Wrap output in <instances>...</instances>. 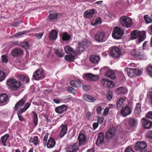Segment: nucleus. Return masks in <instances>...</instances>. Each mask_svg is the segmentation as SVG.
<instances>
[{
	"label": "nucleus",
	"instance_id": "nucleus-42",
	"mask_svg": "<svg viewBox=\"0 0 152 152\" xmlns=\"http://www.w3.org/2000/svg\"><path fill=\"white\" fill-rule=\"evenodd\" d=\"M74 54H69L65 56V60L68 61H73L75 59Z\"/></svg>",
	"mask_w": 152,
	"mask_h": 152
},
{
	"label": "nucleus",
	"instance_id": "nucleus-43",
	"mask_svg": "<svg viewBox=\"0 0 152 152\" xmlns=\"http://www.w3.org/2000/svg\"><path fill=\"white\" fill-rule=\"evenodd\" d=\"M146 71L147 74L150 76L152 77V66L148 65L147 66Z\"/></svg>",
	"mask_w": 152,
	"mask_h": 152
},
{
	"label": "nucleus",
	"instance_id": "nucleus-51",
	"mask_svg": "<svg viewBox=\"0 0 152 152\" xmlns=\"http://www.w3.org/2000/svg\"><path fill=\"white\" fill-rule=\"evenodd\" d=\"M30 30L28 31H24L22 32H19L18 33H16L13 35V36L14 37H17L20 35H23L26 33H28L30 32Z\"/></svg>",
	"mask_w": 152,
	"mask_h": 152
},
{
	"label": "nucleus",
	"instance_id": "nucleus-53",
	"mask_svg": "<svg viewBox=\"0 0 152 152\" xmlns=\"http://www.w3.org/2000/svg\"><path fill=\"white\" fill-rule=\"evenodd\" d=\"M21 46L25 49L29 48V45L27 42L24 41L21 43Z\"/></svg>",
	"mask_w": 152,
	"mask_h": 152
},
{
	"label": "nucleus",
	"instance_id": "nucleus-22",
	"mask_svg": "<svg viewBox=\"0 0 152 152\" xmlns=\"http://www.w3.org/2000/svg\"><path fill=\"white\" fill-rule=\"evenodd\" d=\"M78 148L77 143H76L66 148V151L67 152H76L78 150Z\"/></svg>",
	"mask_w": 152,
	"mask_h": 152
},
{
	"label": "nucleus",
	"instance_id": "nucleus-27",
	"mask_svg": "<svg viewBox=\"0 0 152 152\" xmlns=\"http://www.w3.org/2000/svg\"><path fill=\"white\" fill-rule=\"evenodd\" d=\"M57 32L55 30H52L50 34L49 38L50 40H55L57 37Z\"/></svg>",
	"mask_w": 152,
	"mask_h": 152
},
{
	"label": "nucleus",
	"instance_id": "nucleus-32",
	"mask_svg": "<svg viewBox=\"0 0 152 152\" xmlns=\"http://www.w3.org/2000/svg\"><path fill=\"white\" fill-rule=\"evenodd\" d=\"M18 79L23 82L24 83H28L29 82V79L28 76L23 75H20L18 76Z\"/></svg>",
	"mask_w": 152,
	"mask_h": 152
},
{
	"label": "nucleus",
	"instance_id": "nucleus-9",
	"mask_svg": "<svg viewBox=\"0 0 152 152\" xmlns=\"http://www.w3.org/2000/svg\"><path fill=\"white\" fill-rule=\"evenodd\" d=\"M90 42L89 40L85 39L80 43L78 47L77 48V51L79 53L82 52L89 45Z\"/></svg>",
	"mask_w": 152,
	"mask_h": 152
},
{
	"label": "nucleus",
	"instance_id": "nucleus-60",
	"mask_svg": "<svg viewBox=\"0 0 152 152\" xmlns=\"http://www.w3.org/2000/svg\"><path fill=\"white\" fill-rule=\"evenodd\" d=\"M104 120V118L102 117H100L98 118L97 121L98 123L99 124H102Z\"/></svg>",
	"mask_w": 152,
	"mask_h": 152
},
{
	"label": "nucleus",
	"instance_id": "nucleus-1",
	"mask_svg": "<svg viewBox=\"0 0 152 152\" xmlns=\"http://www.w3.org/2000/svg\"><path fill=\"white\" fill-rule=\"evenodd\" d=\"M7 86L12 90H17L21 86V83L13 78H11L7 82Z\"/></svg>",
	"mask_w": 152,
	"mask_h": 152
},
{
	"label": "nucleus",
	"instance_id": "nucleus-30",
	"mask_svg": "<svg viewBox=\"0 0 152 152\" xmlns=\"http://www.w3.org/2000/svg\"><path fill=\"white\" fill-rule=\"evenodd\" d=\"M105 75L111 79H114L115 77V72L111 69L108 70L105 74Z\"/></svg>",
	"mask_w": 152,
	"mask_h": 152
},
{
	"label": "nucleus",
	"instance_id": "nucleus-39",
	"mask_svg": "<svg viewBox=\"0 0 152 152\" xmlns=\"http://www.w3.org/2000/svg\"><path fill=\"white\" fill-rule=\"evenodd\" d=\"M9 137V134H6L1 137V142L4 146L6 145L7 141Z\"/></svg>",
	"mask_w": 152,
	"mask_h": 152
},
{
	"label": "nucleus",
	"instance_id": "nucleus-59",
	"mask_svg": "<svg viewBox=\"0 0 152 152\" xmlns=\"http://www.w3.org/2000/svg\"><path fill=\"white\" fill-rule=\"evenodd\" d=\"M146 135L147 137L152 139V130L148 131Z\"/></svg>",
	"mask_w": 152,
	"mask_h": 152
},
{
	"label": "nucleus",
	"instance_id": "nucleus-52",
	"mask_svg": "<svg viewBox=\"0 0 152 152\" xmlns=\"http://www.w3.org/2000/svg\"><path fill=\"white\" fill-rule=\"evenodd\" d=\"M67 90L68 92L74 94H75L76 93L75 90L74 88L71 87H69L67 88Z\"/></svg>",
	"mask_w": 152,
	"mask_h": 152
},
{
	"label": "nucleus",
	"instance_id": "nucleus-11",
	"mask_svg": "<svg viewBox=\"0 0 152 152\" xmlns=\"http://www.w3.org/2000/svg\"><path fill=\"white\" fill-rule=\"evenodd\" d=\"M143 127L146 129L151 128L152 127V122L145 118H143L141 120Z\"/></svg>",
	"mask_w": 152,
	"mask_h": 152
},
{
	"label": "nucleus",
	"instance_id": "nucleus-19",
	"mask_svg": "<svg viewBox=\"0 0 152 152\" xmlns=\"http://www.w3.org/2000/svg\"><path fill=\"white\" fill-rule=\"evenodd\" d=\"M94 11L95 10L94 9H90L86 10L84 13V17L89 19L92 18L94 15Z\"/></svg>",
	"mask_w": 152,
	"mask_h": 152
},
{
	"label": "nucleus",
	"instance_id": "nucleus-29",
	"mask_svg": "<svg viewBox=\"0 0 152 152\" xmlns=\"http://www.w3.org/2000/svg\"><path fill=\"white\" fill-rule=\"evenodd\" d=\"M91 61L93 63H98L100 60V58L98 56H91L90 57Z\"/></svg>",
	"mask_w": 152,
	"mask_h": 152
},
{
	"label": "nucleus",
	"instance_id": "nucleus-13",
	"mask_svg": "<svg viewBox=\"0 0 152 152\" xmlns=\"http://www.w3.org/2000/svg\"><path fill=\"white\" fill-rule=\"evenodd\" d=\"M131 112V108L127 105L123 107L121 110V113L124 117H126L127 115H129Z\"/></svg>",
	"mask_w": 152,
	"mask_h": 152
},
{
	"label": "nucleus",
	"instance_id": "nucleus-15",
	"mask_svg": "<svg viewBox=\"0 0 152 152\" xmlns=\"http://www.w3.org/2000/svg\"><path fill=\"white\" fill-rule=\"evenodd\" d=\"M126 97H120L117 101L116 106L118 107H121L126 105L128 103Z\"/></svg>",
	"mask_w": 152,
	"mask_h": 152
},
{
	"label": "nucleus",
	"instance_id": "nucleus-12",
	"mask_svg": "<svg viewBox=\"0 0 152 152\" xmlns=\"http://www.w3.org/2000/svg\"><path fill=\"white\" fill-rule=\"evenodd\" d=\"M84 79L88 80L91 81H96L98 80L99 77L97 75H94L91 73L85 74L83 76Z\"/></svg>",
	"mask_w": 152,
	"mask_h": 152
},
{
	"label": "nucleus",
	"instance_id": "nucleus-47",
	"mask_svg": "<svg viewBox=\"0 0 152 152\" xmlns=\"http://www.w3.org/2000/svg\"><path fill=\"white\" fill-rule=\"evenodd\" d=\"M57 14L55 12L50 13L48 16V19H50L49 21L56 19L57 18Z\"/></svg>",
	"mask_w": 152,
	"mask_h": 152
},
{
	"label": "nucleus",
	"instance_id": "nucleus-28",
	"mask_svg": "<svg viewBox=\"0 0 152 152\" xmlns=\"http://www.w3.org/2000/svg\"><path fill=\"white\" fill-rule=\"evenodd\" d=\"M103 85L105 87H113L114 86V83L113 82L110 81L108 79H106L104 80Z\"/></svg>",
	"mask_w": 152,
	"mask_h": 152
},
{
	"label": "nucleus",
	"instance_id": "nucleus-10",
	"mask_svg": "<svg viewBox=\"0 0 152 152\" xmlns=\"http://www.w3.org/2000/svg\"><path fill=\"white\" fill-rule=\"evenodd\" d=\"M11 55L14 57H21L23 55L22 50L19 48H15L11 50Z\"/></svg>",
	"mask_w": 152,
	"mask_h": 152
},
{
	"label": "nucleus",
	"instance_id": "nucleus-33",
	"mask_svg": "<svg viewBox=\"0 0 152 152\" xmlns=\"http://www.w3.org/2000/svg\"><path fill=\"white\" fill-rule=\"evenodd\" d=\"M64 50L66 53L69 54H74L75 52L73 49L69 46H66L64 48Z\"/></svg>",
	"mask_w": 152,
	"mask_h": 152
},
{
	"label": "nucleus",
	"instance_id": "nucleus-50",
	"mask_svg": "<svg viewBox=\"0 0 152 152\" xmlns=\"http://www.w3.org/2000/svg\"><path fill=\"white\" fill-rule=\"evenodd\" d=\"M5 74L4 72L0 70V82L4 80L5 78Z\"/></svg>",
	"mask_w": 152,
	"mask_h": 152
},
{
	"label": "nucleus",
	"instance_id": "nucleus-25",
	"mask_svg": "<svg viewBox=\"0 0 152 152\" xmlns=\"http://www.w3.org/2000/svg\"><path fill=\"white\" fill-rule=\"evenodd\" d=\"M67 109V107L65 104L57 107L55 108L56 112L58 113L61 114L66 111Z\"/></svg>",
	"mask_w": 152,
	"mask_h": 152
},
{
	"label": "nucleus",
	"instance_id": "nucleus-58",
	"mask_svg": "<svg viewBox=\"0 0 152 152\" xmlns=\"http://www.w3.org/2000/svg\"><path fill=\"white\" fill-rule=\"evenodd\" d=\"M148 99L150 104L152 105V91L150 92L148 94Z\"/></svg>",
	"mask_w": 152,
	"mask_h": 152
},
{
	"label": "nucleus",
	"instance_id": "nucleus-57",
	"mask_svg": "<svg viewBox=\"0 0 152 152\" xmlns=\"http://www.w3.org/2000/svg\"><path fill=\"white\" fill-rule=\"evenodd\" d=\"M20 112V110L19 112L18 113V115L19 120L20 121H23L24 120L23 118L21 116V113H22Z\"/></svg>",
	"mask_w": 152,
	"mask_h": 152
},
{
	"label": "nucleus",
	"instance_id": "nucleus-6",
	"mask_svg": "<svg viewBox=\"0 0 152 152\" xmlns=\"http://www.w3.org/2000/svg\"><path fill=\"white\" fill-rule=\"evenodd\" d=\"M124 34V31L120 28L116 26L113 31L112 36L115 39H119L121 38Z\"/></svg>",
	"mask_w": 152,
	"mask_h": 152
},
{
	"label": "nucleus",
	"instance_id": "nucleus-63",
	"mask_svg": "<svg viewBox=\"0 0 152 152\" xmlns=\"http://www.w3.org/2000/svg\"><path fill=\"white\" fill-rule=\"evenodd\" d=\"M146 116L147 117L152 119V112L151 111L148 112Z\"/></svg>",
	"mask_w": 152,
	"mask_h": 152
},
{
	"label": "nucleus",
	"instance_id": "nucleus-34",
	"mask_svg": "<svg viewBox=\"0 0 152 152\" xmlns=\"http://www.w3.org/2000/svg\"><path fill=\"white\" fill-rule=\"evenodd\" d=\"M81 81L78 80L77 81L72 80L70 82V84L72 86L76 88L80 87L81 86Z\"/></svg>",
	"mask_w": 152,
	"mask_h": 152
},
{
	"label": "nucleus",
	"instance_id": "nucleus-38",
	"mask_svg": "<svg viewBox=\"0 0 152 152\" xmlns=\"http://www.w3.org/2000/svg\"><path fill=\"white\" fill-rule=\"evenodd\" d=\"M61 38L63 41H67L70 40L71 37L67 32H65L62 34Z\"/></svg>",
	"mask_w": 152,
	"mask_h": 152
},
{
	"label": "nucleus",
	"instance_id": "nucleus-4",
	"mask_svg": "<svg viewBox=\"0 0 152 152\" xmlns=\"http://www.w3.org/2000/svg\"><path fill=\"white\" fill-rule=\"evenodd\" d=\"M109 35L104 32L97 33L95 35V39L97 42H105L107 39Z\"/></svg>",
	"mask_w": 152,
	"mask_h": 152
},
{
	"label": "nucleus",
	"instance_id": "nucleus-26",
	"mask_svg": "<svg viewBox=\"0 0 152 152\" xmlns=\"http://www.w3.org/2000/svg\"><path fill=\"white\" fill-rule=\"evenodd\" d=\"M55 144L56 142L54 139L50 137L48 141L47 146L48 148H52L55 146Z\"/></svg>",
	"mask_w": 152,
	"mask_h": 152
},
{
	"label": "nucleus",
	"instance_id": "nucleus-54",
	"mask_svg": "<svg viewBox=\"0 0 152 152\" xmlns=\"http://www.w3.org/2000/svg\"><path fill=\"white\" fill-rule=\"evenodd\" d=\"M106 97L107 99L109 101H110L112 97V93L110 91H108L106 94Z\"/></svg>",
	"mask_w": 152,
	"mask_h": 152
},
{
	"label": "nucleus",
	"instance_id": "nucleus-7",
	"mask_svg": "<svg viewBox=\"0 0 152 152\" xmlns=\"http://www.w3.org/2000/svg\"><path fill=\"white\" fill-rule=\"evenodd\" d=\"M33 77L36 80H39L44 77V71L42 69L40 68L34 73Z\"/></svg>",
	"mask_w": 152,
	"mask_h": 152
},
{
	"label": "nucleus",
	"instance_id": "nucleus-44",
	"mask_svg": "<svg viewBox=\"0 0 152 152\" xmlns=\"http://www.w3.org/2000/svg\"><path fill=\"white\" fill-rule=\"evenodd\" d=\"M32 113L33 114V123L35 125L37 126L38 124V117L37 114L34 111H32Z\"/></svg>",
	"mask_w": 152,
	"mask_h": 152
},
{
	"label": "nucleus",
	"instance_id": "nucleus-48",
	"mask_svg": "<svg viewBox=\"0 0 152 152\" xmlns=\"http://www.w3.org/2000/svg\"><path fill=\"white\" fill-rule=\"evenodd\" d=\"M144 18L147 23H150L151 22L152 19L148 15H144Z\"/></svg>",
	"mask_w": 152,
	"mask_h": 152
},
{
	"label": "nucleus",
	"instance_id": "nucleus-24",
	"mask_svg": "<svg viewBox=\"0 0 152 152\" xmlns=\"http://www.w3.org/2000/svg\"><path fill=\"white\" fill-rule=\"evenodd\" d=\"M104 134L102 132L100 133L98 135V138L96 141V144L98 146H99L104 142Z\"/></svg>",
	"mask_w": 152,
	"mask_h": 152
},
{
	"label": "nucleus",
	"instance_id": "nucleus-16",
	"mask_svg": "<svg viewBox=\"0 0 152 152\" xmlns=\"http://www.w3.org/2000/svg\"><path fill=\"white\" fill-rule=\"evenodd\" d=\"M67 125L66 124H62L60 126L59 136L61 138L63 137L66 134L67 132Z\"/></svg>",
	"mask_w": 152,
	"mask_h": 152
},
{
	"label": "nucleus",
	"instance_id": "nucleus-5",
	"mask_svg": "<svg viewBox=\"0 0 152 152\" xmlns=\"http://www.w3.org/2000/svg\"><path fill=\"white\" fill-rule=\"evenodd\" d=\"M125 70L128 75L130 77L141 75L142 74V72L138 68L134 69L127 68Z\"/></svg>",
	"mask_w": 152,
	"mask_h": 152
},
{
	"label": "nucleus",
	"instance_id": "nucleus-41",
	"mask_svg": "<svg viewBox=\"0 0 152 152\" xmlns=\"http://www.w3.org/2000/svg\"><path fill=\"white\" fill-rule=\"evenodd\" d=\"M106 137L107 138H110L114 135V131L113 129H110L106 133Z\"/></svg>",
	"mask_w": 152,
	"mask_h": 152
},
{
	"label": "nucleus",
	"instance_id": "nucleus-62",
	"mask_svg": "<svg viewBox=\"0 0 152 152\" xmlns=\"http://www.w3.org/2000/svg\"><path fill=\"white\" fill-rule=\"evenodd\" d=\"M48 133H46L44 137L43 138L44 143H46L47 140L48 138Z\"/></svg>",
	"mask_w": 152,
	"mask_h": 152
},
{
	"label": "nucleus",
	"instance_id": "nucleus-40",
	"mask_svg": "<svg viewBox=\"0 0 152 152\" xmlns=\"http://www.w3.org/2000/svg\"><path fill=\"white\" fill-rule=\"evenodd\" d=\"M38 142V137L35 136L31 137L29 140L30 143H32L35 145H37Z\"/></svg>",
	"mask_w": 152,
	"mask_h": 152
},
{
	"label": "nucleus",
	"instance_id": "nucleus-46",
	"mask_svg": "<svg viewBox=\"0 0 152 152\" xmlns=\"http://www.w3.org/2000/svg\"><path fill=\"white\" fill-rule=\"evenodd\" d=\"M63 50L61 49L57 50L55 51V53L58 57H62L64 55V53L63 52Z\"/></svg>",
	"mask_w": 152,
	"mask_h": 152
},
{
	"label": "nucleus",
	"instance_id": "nucleus-61",
	"mask_svg": "<svg viewBox=\"0 0 152 152\" xmlns=\"http://www.w3.org/2000/svg\"><path fill=\"white\" fill-rule=\"evenodd\" d=\"M109 110V108L107 107L104 110V114L105 116H107L108 114V112Z\"/></svg>",
	"mask_w": 152,
	"mask_h": 152
},
{
	"label": "nucleus",
	"instance_id": "nucleus-18",
	"mask_svg": "<svg viewBox=\"0 0 152 152\" xmlns=\"http://www.w3.org/2000/svg\"><path fill=\"white\" fill-rule=\"evenodd\" d=\"M147 146V144L145 142H138L135 144L134 148L136 150L138 151L145 149Z\"/></svg>",
	"mask_w": 152,
	"mask_h": 152
},
{
	"label": "nucleus",
	"instance_id": "nucleus-37",
	"mask_svg": "<svg viewBox=\"0 0 152 152\" xmlns=\"http://www.w3.org/2000/svg\"><path fill=\"white\" fill-rule=\"evenodd\" d=\"M116 92L118 94H125L127 92V90L126 88L124 87H120L116 89Z\"/></svg>",
	"mask_w": 152,
	"mask_h": 152
},
{
	"label": "nucleus",
	"instance_id": "nucleus-14",
	"mask_svg": "<svg viewBox=\"0 0 152 152\" xmlns=\"http://www.w3.org/2000/svg\"><path fill=\"white\" fill-rule=\"evenodd\" d=\"M128 126L130 128L135 127L137 124V119L133 118H129L126 120Z\"/></svg>",
	"mask_w": 152,
	"mask_h": 152
},
{
	"label": "nucleus",
	"instance_id": "nucleus-64",
	"mask_svg": "<svg viewBox=\"0 0 152 152\" xmlns=\"http://www.w3.org/2000/svg\"><path fill=\"white\" fill-rule=\"evenodd\" d=\"M125 152H134L130 147H127L125 149Z\"/></svg>",
	"mask_w": 152,
	"mask_h": 152
},
{
	"label": "nucleus",
	"instance_id": "nucleus-36",
	"mask_svg": "<svg viewBox=\"0 0 152 152\" xmlns=\"http://www.w3.org/2000/svg\"><path fill=\"white\" fill-rule=\"evenodd\" d=\"M86 137L84 134H80L78 137L79 144L80 145H83L86 141Z\"/></svg>",
	"mask_w": 152,
	"mask_h": 152
},
{
	"label": "nucleus",
	"instance_id": "nucleus-20",
	"mask_svg": "<svg viewBox=\"0 0 152 152\" xmlns=\"http://www.w3.org/2000/svg\"><path fill=\"white\" fill-rule=\"evenodd\" d=\"M26 100L24 98H22L15 104L14 107V110L16 111L20 110V108L23 106Z\"/></svg>",
	"mask_w": 152,
	"mask_h": 152
},
{
	"label": "nucleus",
	"instance_id": "nucleus-56",
	"mask_svg": "<svg viewBox=\"0 0 152 152\" xmlns=\"http://www.w3.org/2000/svg\"><path fill=\"white\" fill-rule=\"evenodd\" d=\"M43 35V33L41 32L38 33H36L34 35L36 38L38 39H40L41 38Z\"/></svg>",
	"mask_w": 152,
	"mask_h": 152
},
{
	"label": "nucleus",
	"instance_id": "nucleus-17",
	"mask_svg": "<svg viewBox=\"0 0 152 152\" xmlns=\"http://www.w3.org/2000/svg\"><path fill=\"white\" fill-rule=\"evenodd\" d=\"M131 53L133 56L139 59H142L145 56V54L141 51L137 50L135 49L132 51Z\"/></svg>",
	"mask_w": 152,
	"mask_h": 152
},
{
	"label": "nucleus",
	"instance_id": "nucleus-21",
	"mask_svg": "<svg viewBox=\"0 0 152 152\" xmlns=\"http://www.w3.org/2000/svg\"><path fill=\"white\" fill-rule=\"evenodd\" d=\"M141 107V104L140 103H137L136 104L134 109V113L136 117L140 116L142 112Z\"/></svg>",
	"mask_w": 152,
	"mask_h": 152
},
{
	"label": "nucleus",
	"instance_id": "nucleus-55",
	"mask_svg": "<svg viewBox=\"0 0 152 152\" xmlns=\"http://www.w3.org/2000/svg\"><path fill=\"white\" fill-rule=\"evenodd\" d=\"M1 61L4 63H7L8 61L7 57L5 55H4L1 56Z\"/></svg>",
	"mask_w": 152,
	"mask_h": 152
},
{
	"label": "nucleus",
	"instance_id": "nucleus-45",
	"mask_svg": "<svg viewBox=\"0 0 152 152\" xmlns=\"http://www.w3.org/2000/svg\"><path fill=\"white\" fill-rule=\"evenodd\" d=\"M102 23V20L101 18H98L95 21L91 23V24L93 26H96L101 24Z\"/></svg>",
	"mask_w": 152,
	"mask_h": 152
},
{
	"label": "nucleus",
	"instance_id": "nucleus-49",
	"mask_svg": "<svg viewBox=\"0 0 152 152\" xmlns=\"http://www.w3.org/2000/svg\"><path fill=\"white\" fill-rule=\"evenodd\" d=\"M30 104L29 103H26L24 105V107L21 109L20 110V112L21 113H23L25 112L30 106Z\"/></svg>",
	"mask_w": 152,
	"mask_h": 152
},
{
	"label": "nucleus",
	"instance_id": "nucleus-3",
	"mask_svg": "<svg viewBox=\"0 0 152 152\" xmlns=\"http://www.w3.org/2000/svg\"><path fill=\"white\" fill-rule=\"evenodd\" d=\"M121 24L125 27L129 28L132 24V20L130 18L126 16H122L120 19Z\"/></svg>",
	"mask_w": 152,
	"mask_h": 152
},
{
	"label": "nucleus",
	"instance_id": "nucleus-8",
	"mask_svg": "<svg viewBox=\"0 0 152 152\" xmlns=\"http://www.w3.org/2000/svg\"><path fill=\"white\" fill-rule=\"evenodd\" d=\"M110 54L113 58H118L122 54L121 50L117 47H113L110 50Z\"/></svg>",
	"mask_w": 152,
	"mask_h": 152
},
{
	"label": "nucleus",
	"instance_id": "nucleus-2",
	"mask_svg": "<svg viewBox=\"0 0 152 152\" xmlns=\"http://www.w3.org/2000/svg\"><path fill=\"white\" fill-rule=\"evenodd\" d=\"M146 36L145 31H134L131 33V37L132 39H134L139 37V41L140 43L143 41Z\"/></svg>",
	"mask_w": 152,
	"mask_h": 152
},
{
	"label": "nucleus",
	"instance_id": "nucleus-31",
	"mask_svg": "<svg viewBox=\"0 0 152 152\" xmlns=\"http://www.w3.org/2000/svg\"><path fill=\"white\" fill-rule=\"evenodd\" d=\"M18 79L23 82L24 83H28L29 82V79L28 76L23 75H20L18 76Z\"/></svg>",
	"mask_w": 152,
	"mask_h": 152
},
{
	"label": "nucleus",
	"instance_id": "nucleus-23",
	"mask_svg": "<svg viewBox=\"0 0 152 152\" xmlns=\"http://www.w3.org/2000/svg\"><path fill=\"white\" fill-rule=\"evenodd\" d=\"M8 101V95L7 94H3L0 95V103L4 105L7 103Z\"/></svg>",
	"mask_w": 152,
	"mask_h": 152
},
{
	"label": "nucleus",
	"instance_id": "nucleus-35",
	"mask_svg": "<svg viewBox=\"0 0 152 152\" xmlns=\"http://www.w3.org/2000/svg\"><path fill=\"white\" fill-rule=\"evenodd\" d=\"M83 97L85 100L90 102H94L96 101L94 98L88 94H84Z\"/></svg>",
	"mask_w": 152,
	"mask_h": 152
}]
</instances>
